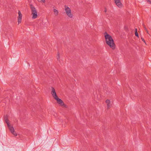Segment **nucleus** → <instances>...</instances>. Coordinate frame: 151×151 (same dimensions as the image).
I'll return each mask as SVG.
<instances>
[{
    "label": "nucleus",
    "instance_id": "f257e3e1",
    "mask_svg": "<svg viewBox=\"0 0 151 151\" xmlns=\"http://www.w3.org/2000/svg\"><path fill=\"white\" fill-rule=\"evenodd\" d=\"M105 37L106 43L111 48L113 49L115 48V45L112 37L106 32L104 34Z\"/></svg>",
    "mask_w": 151,
    "mask_h": 151
},
{
    "label": "nucleus",
    "instance_id": "f03ea898",
    "mask_svg": "<svg viewBox=\"0 0 151 151\" xmlns=\"http://www.w3.org/2000/svg\"><path fill=\"white\" fill-rule=\"evenodd\" d=\"M64 10L66 14L70 18H73V14L71 12L70 9L68 6L66 5L65 6Z\"/></svg>",
    "mask_w": 151,
    "mask_h": 151
},
{
    "label": "nucleus",
    "instance_id": "7ed1b4c3",
    "mask_svg": "<svg viewBox=\"0 0 151 151\" xmlns=\"http://www.w3.org/2000/svg\"><path fill=\"white\" fill-rule=\"evenodd\" d=\"M5 121L11 132L15 136H17V134L14 131V130L13 127L10 126L9 120L7 118H5Z\"/></svg>",
    "mask_w": 151,
    "mask_h": 151
},
{
    "label": "nucleus",
    "instance_id": "20e7f679",
    "mask_svg": "<svg viewBox=\"0 0 151 151\" xmlns=\"http://www.w3.org/2000/svg\"><path fill=\"white\" fill-rule=\"evenodd\" d=\"M31 14L32 15V19H35L37 17V12L35 8L32 6L30 7Z\"/></svg>",
    "mask_w": 151,
    "mask_h": 151
},
{
    "label": "nucleus",
    "instance_id": "39448f33",
    "mask_svg": "<svg viewBox=\"0 0 151 151\" xmlns=\"http://www.w3.org/2000/svg\"><path fill=\"white\" fill-rule=\"evenodd\" d=\"M57 103L60 105L62 106H63L65 107H66V105L64 104L63 102L60 99H59L58 97L55 99Z\"/></svg>",
    "mask_w": 151,
    "mask_h": 151
},
{
    "label": "nucleus",
    "instance_id": "423d86ee",
    "mask_svg": "<svg viewBox=\"0 0 151 151\" xmlns=\"http://www.w3.org/2000/svg\"><path fill=\"white\" fill-rule=\"evenodd\" d=\"M51 88V93L53 98L55 99L58 98V97L57 95L54 88L53 87H52Z\"/></svg>",
    "mask_w": 151,
    "mask_h": 151
},
{
    "label": "nucleus",
    "instance_id": "0eeeda50",
    "mask_svg": "<svg viewBox=\"0 0 151 151\" xmlns=\"http://www.w3.org/2000/svg\"><path fill=\"white\" fill-rule=\"evenodd\" d=\"M18 14V23L19 24L22 21V14L20 11H19Z\"/></svg>",
    "mask_w": 151,
    "mask_h": 151
},
{
    "label": "nucleus",
    "instance_id": "6e6552de",
    "mask_svg": "<svg viewBox=\"0 0 151 151\" xmlns=\"http://www.w3.org/2000/svg\"><path fill=\"white\" fill-rule=\"evenodd\" d=\"M115 3L117 6L119 8H121L122 6V4L120 0H114Z\"/></svg>",
    "mask_w": 151,
    "mask_h": 151
},
{
    "label": "nucleus",
    "instance_id": "1a4fd4ad",
    "mask_svg": "<svg viewBox=\"0 0 151 151\" xmlns=\"http://www.w3.org/2000/svg\"><path fill=\"white\" fill-rule=\"evenodd\" d=\"M106 103L107 104V107L108 109L111 106V102L109 100H106Z\"/></svg>",
    "mask_w": 151,
    "mask_h": 151
},
{
    "label": "nucleus",
    "instance_id": "9d476101",
    "mask_svg": "<svg viewBox=\"0 0 151 151\" xmlns=\"http://www.w3.org/2000/svg\"><path fill=\"white\" fill-rule=\"evenodd\" d=\"M53 12L55 16H57L59 12L57 10L55 9H54Z\"/></svg>",
    "mask_w": 151,
    "mask_h": 151
},
{
    "label": "nucleus",
    "instance_id": "9b49d317",
    "mask_svg": "<svg viewBox=\"0 0 151 151\" xmlns=\"http://www.w3.org/2000/svg\"><path fill=\"white\" fill-rule=\"evenodd\" d=\"M135 35L138 37H139V35H138V34L137 32H135Z\"/></svg>",
    "mask_w": 151,
    "mask_h": 151
},
{
    "label": "nucleus",
    "instance_id": "f8f14e48",
    "mask_svg": "<svg viewBox=\"0 0 151 151\" xmlns=\"http://www.w3.org/2000/svg\"><path fill=\"white\" fill-rule=\"evenodd\" d=\"M57 59L58 60L60 59V55H59V53H58V55L57 56Z\"/></svg>",
    "mask_w": 151,
    "mask_h": 151
},
{
    "label": "nucleus",
    "instance_id": "ddd939ff",
    "mask_svg": "<svg viewBox=\"0 0 151 151\" xmlns=\"http://www.w3.org/2000/svg\"><path fill=\"white\" fill-rule=\"evenodd\" d=\"M38 1L39 2L42 1L44 3L45 1V0H38Z\"/></svg>",
    "mask_w": 151,
    "mask_h": 151
},
{
    "label": "nucleus",
    "instance_id": "4468645a",
    "mask_svg": "<svg viewBox=\"0 0 151 151\" xmlns=\"http://www.w3.org/2000/svg\"><path fill=\"white\" fill-rule=\"evenodd\" d=\"M146 1L148 3L151 4V1H150V0H146Z\"/></svg>",
    "mask_w": 151,
    "mask_h": 151
},
{
    "label": "nucleus",
    "instance_id": "2eb2a0df",
    "mask_svg": "<svg viewBox=\"0 0 151 151\" xmlns=\"http://www.w3.org/2000/svg\"><path fill=\"white\" fill-rule=\"evenodd\" d=\"M144 28L147 31V33H148V32L147 31L146 27L145 26H144Z\"/></svg>",
    "mask_w": 151,
    "mask_h": 151
},
{
    "label": "nucleus",
    "instance_id": "dca6fc26",
    "mask_svg": "<svg viewBox=\"0 0 151 151\" xmlns=\"http://www.w3.org/2000/svg\"><path fill=\"white\" fill-rule=\"evenodd\" d=\"M141 39L144 42H145V40H144V39L142 37V38H141Z\"/></svg>",
    "mask_w": 151,
    "mask_h": 151
},
{
    "label": "nucleus",
    "instance_id": "f3484780",
    "mask_svg": "<svg viewBox=\"0 0 151 151\" xmlns=\"http://www.w3.org/2000/svg\"><path fill=\"white\" fill-rule=\"evenodd\" d=\"M104 11L105 13H106L107 11V10L106 8L104 9Z\"/></svg>",
    "mask_w": 151,
    "mask_h": 151
},
{
    "label": "nucleus",
    "instance_id": "a211bd4d",
    "mask_svg": "<svg viewBox=\"0 0 151 151\" xmlns=\"http://www.w3.org/2000/svg\"><path fill=\"white\" fill-rule=\"evenodd\" d=\"M135 29V32H137V28H136Z\"/></svg>",
    "mask_w": 151,
    "mask_h": 151
}]
</instances>
